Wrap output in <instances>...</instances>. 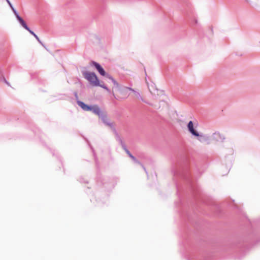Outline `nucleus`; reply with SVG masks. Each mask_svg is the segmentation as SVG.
Returning <instances> with one entry per match:
<instances>
[{"instance_id": "1", "label": "nucleus", "mask_w": 260, "mask_h": 260, "mask_svg": "<svg viewBox=\"0 0 260 260\" xmlns=\"http://www.w3.org/2000/svg\"><path fill=\"white\" fill-rule=\"evenodd\" d=\"M173 173L175 177L177 193L179 192V183L177 179H180L187 183L190 187L192 192L195 193L198 191V188L196 184V177L191 175L189 168L187 165H178L175 166L173 170Z\"/></svg>"}, {"instance_id": "2", "label": "nucleus", "mask_w": 260, "mask_h": 260, "mask_svg": "<svg viewBox=\"0 0 260 260\" xmlns=\"http://www.w3.org/2000/svg\"><path fill=\"white\" fill-rule=\"evenodd\" d=\"M82 73L84 77L87 79L91 84L94 86L100 85L99 80L94 72L82 71Z\"/></svg>"}, {"instance_id": "3", "label": "nucleus", "mask_w": 260, "mask_h": 260, "mask_svg": "<svg viewBox=\"0 0 260 260\" xmlns=\"http://www.w3.org/2000/svg\"><path fill=\"white\" fill-rule=\"evenodd\" d=\"M90 64L95 67V68L96 69V70L98 71V72L101 75L103 76H106L107 77V75H109L108 74H107L106 73L104 69L102 68V67L100 65V63L94 61H91L90 62Z\"/></svg>"}, {"instance_id": "4", "label": "nucleus", "mask_w": 260, "mask_h": 260, "mask_svg": "<svg viewBox=\"0 0 260 260\" xmlns=\"http://www.w3.org/2000/svg\"><path fill=\"white\" fill-rule=\"evenodd\" d=\"M212 139L216 142H223L225 138L223 135L220 134L219 132H216L213 133L212 135Z\"/></svg>"}, {"instance_id": "5", "label": "nucleus", "mask_w": 260, "mask_h": 260, "mask_svg": "<svg viewBox=\"0 0 260 260\" xmlns=\"http://www.w3.org/2000/svg\"><path fill=\"white\" fill-rule=\"evenodd\" d=\"M232 167L231 164H221L220 169L222 176L227 174Z\"/></svg>"}, {"instance_id": "6", "label": "nucleus", "mask_w": 260, "mask_h": 260, "mask_svg": "<svg viewBox=\"0 0 260 260\" xmlns=\"http://www.w3.org/2000/svg\"><path fill=\"white\" fill-rule=\"evenodd\" d=\"M195 136L197 137V139L201 143H206L207 144L210 143V138L208 135L198 133V136Z\"/></svg>"}, {"instance_id": "7", "label": "nucleus", "mask_w": 260, "mask_h": 260, "mask_svg": "<svg viewBox=\"0 0 260 260\" xmlns=\"http://www.w3.org/2000/svg\"><path fill=\"white\" fill-rule=\"evenodd\" d=\"M90 111H91L93 113L99 116L100 117L104 113L100 109V108L97 105H94L92 106L91 109Z\"/></svg>"}, {"instance_id": "8", "label": "nucleus", "mask_w": 260, "mask_h": 260, "mask_svg": "<svg viewBox=\"0 0 260 260\" xmlns=\"http://www.w3.org/2000/svg\"><path fill=\"white\" fill-rule=\"evenodd\" d=\"M188 131L193 136H198V132L194 129L193 127V123L192 121H189L187 125Z\"/></svg>"}, {"instance_id": "9", "label": "nucleus", "mask_w": 260, "mask_h": 260, "mask_svg": "<svg viewBox=\"0 0 260 260\" xmlns=\"http://www.w3.org/2000/svg\"><path fill=\"white\" fill-rule=\"evenodd\" d=\"M77 103L83 110L85 111H90L91 109L92 106L88 105L81 101H77Z\"/></svg>"}, {"instance_id": "10", "label": "nucleus", "mask_w": 260, "mask_h": 260, "mask_svg": "<svg viewBox=\"0 0 260 260\" xmlns=\"http://www.w3.org/2000/svg\"><path fill=\"white\" fill-rule=\"evenodd\" d=\"M96 201L97 202V205L99 206L106 204L108 202V196L107 194L104 195L102 198H101L99 200H96Z\"/></svg>"}, {"instance_id": "11", "label": "nucleus", "mask_w": 260, "mask_h": 260, "mask_svg": "<svg viewBox=\"0 0 260 260\" xmlns=\"http://www.w3.org/2000/svg\"><path fill=\"white\" fill-rule=\"evenodd\" d=\"M17 20L21 25V26L23 27H24L26 30H27L28 31L30 30V28L28 27L24 20L21 17H19V18L17 19Z\"/></svg>"}, {"instance_id": "12", "label": "nucleus", "mask_w": 260, "mask_h": 260, "mask_svg": "<svg viewBox=\"0 0 260 260\" xmlns=\"http://www.w3.org/2000/svg\"><path fill=\"white\" fill-rule=\"evenodd\" d=\"M125 151V152L126 153V154L132 159V160L135 161V162H137L138 160L137 159V158H136V157H135L134 156H133L131 153V152H129V151L127 149L126 147L125 148V149H123Z\"/></svg>"}, {"instance_id": "13", "label": "nucleus", "mask_w": 260, "mask_h": 260, "mask_svg": "<svg viewBox=\"0 0 260 260\" xmlns=\"http://www.w3.org/2000/svg\"><path fill=\"white\" fill-rule=\"evenodd\" d=\"M107 78L109 79L110 80H111L112 81V82L113 83V85H114V87H115L116 88H119V84L117 83V82L111 75H107Z\"/></svg>"}, {"instance_id": "14", "label": "nucleus", "mask_w": 260, "mask_h": 260, "mask_svg": "<svg viewBox=\"0 0 260 260\" xmlns=\"http://www.w3.org/2000/svg\"><path fill=\"white\" fill-rule=\"evenodd\" d=\"M100 118H101L102 121L106 125L109 122V119L107 118L106 114L104 113Z\"/></svg>"}, {"instance_id": "15", "label": "nucleus", "mask_w": 260, "mask_h": 260, "mask_svg": "<svg viewBox=\"0 0 260 260\" xmlns=\"http://www.w3.org/2000/svg\"><path fill=\"white\" fill-rule=\"evenodd\" d=\"M134 93H135V96H136L137 98L140 99H141L142 101H143L144 102H145V103H147V104H149V105H151V106H152V105L151 104H150V103H148V102H147L146 101H144V100H143V99L141 97V95H140V93H139L138 92H137V91H135Z\"/></svg>"}, {"instance_id": "16", "label": "nucleus", "mask_w": 260, "mask_h": 260, "mask_svg": "<svg viewBox=\"0 0 260 260\" xmlns=\"http://www.w3.org/2000/svg\"><path fill=\"white\" fill-rule=\"evenodd\" d=\"M28 32L31 34L32 35H33L35 38L36 39V40L41 44L43 46V44H42V42L41 41V40H40L39 38L38 37V36L33 31H32L31 30H29L28 31Z\"/></svg>"}, {"instance_id": "17", "label": "nucleus", "mask_w": 260, "mask_h": 260, "mask_svg": "<svg viewBox=\"0 0 260 260\" xmlns=\"http://www.w3.org/2000/svg\"><path fill=\"white\" fill-rule=\"evenodd\" d=\"M119 143H120L121 147L122 149H125V148L126 147L124 143L123 142L122 139H120L119 141H118Z\"/></svg>"}, {"instance_id": "18", "label": "nucleus", "mask_w": 260, "mask_h": 260, "mask_svg": "<svg viewBox=\"0 0 260 260\" xmlns=\"http://www.w3.org/2000/svg\"><path fill=\"white\" fill-rule=\"evenodd\" d=\"M97 86H100V87L103 88L104 89H106L108 92H110V89L104 84H101L100 83V85H98Z\"/></svg>"}, {"instance_id": "19", "label": "nucleus", "mask_w": 260, "mask_h": 260, "mask_svg": "<svg viewBox=\"0 0 260 260\" xmlns=\"http://www.w3.org/2000/svg\"><path fill=\"white\" fill-rule=\"evenodd\" d=\"M139 157L141 158L142 160H148V159L146 158V156L144 154L139 155Z\"/></svg>"}, {"instance_id": "20", "label": "nucleus", "mask_w": 260, "mask_h": 260, "mask_svg": "<svg viewBox=\"0 0 260 260\" xmlns=\"http://www.w3.org/2000/svg\"><path fill=\"white\" fill-rule=\"evenodd\" d=\"M141 166L142 167L146 174L148 175V171H147V167L143 165V164H140Z\"/></svg>"}, {"instance_id": "21", "label": "nucleus", "mask_w": 260, "mask_h": 260, "mask_svg": "<svg viewBox=\"0 0 260 260\" xmlns=\"http://www.w3.org/2000/svg\"><path fill=\"white\" fill-rule=\"evenodd\" d=\"M112 131H113V133L114 134L115 136L116 135H117V134H118L116 131V128H115L114 126L112 127V128H111Z\"/></svg>"}, {"instance_id": "22", "label": "nucleus", "mask_w": 260, "mask_h": 260, "mask_svg": "<svg viewBox=\"0 0 260 260\" xmlns=\"http://www.w3.org/2000/svg\"><path fill=\"white\" fill-rule=\"evenodd\" d=\"M15 16H16V18L18 19L19 18V17H20L18 13H17V12L16 11V10H14V11H13Z\"/></svg>"}, {"instance_id": "23", "label": "nucleus", "mask_w": 260, "mask_h": 260, "mask_svg": "<svg viewBox=\"0 0 260 260\" xmlns=\"http://www.w3.org/2000/svg\"><path fill=\"white\" fill-rule=\"evenodd\" d=\"M15 16H16V18L18 19L19 18V17H20L18 13H17V12L16 11V10H14V11H13Z\"/></svg>"}, {"instance_id": "24", "label": "nucleus", "mask_w": 260, "mask_h": 260, "mask_svg": "<svg viewBox=\"0 0 260 260\" xmlns=\"http://www.w3.org/2000/svg\"><path fill=\"white\" fill-rule=\"evenodd\" d=\"M106 125L109 126L111 128H112V127L114 126L113 123L112 122H110V121L107 123Z\"/></svg>"}, {"instance_id": "25", "label": "nucleus", "mask_w": 260, "mask_h": 260, "mask_svg": "<svg viewBox=\"0 0 260 260\" xmlns=\"http://www.w3.org/2000/svg\"><path fill=\"white\" fill-rule=\"evenodd\" d=\"M115 136L116 140L118 141H119L120 139H121V137H120V136L118 134H117V135H116Z\"/></svg>"}, {"instance_id": "26", "label": "nucleus", "mask_w": 260, "mask_h": 260, "mask_svg": "<svg viewBox=\"0 0 260 260\" xmlns=\"http://www.w3.org/2000/svg\"><path fill=\"white\" fill-rule=\"evenodd\" d=\"M127 88L128 90H131V91H133V92H134V91H135L134 89H133V88H131V87H127Z\"/></svg>"}, {"instance_id": "27", "label": "nucleus", "mask_w": 260, "mask_h": 260, "mask_svg": "<svg viewBox=\"0 0 260 260\" xmlns=\"http://www.w3.org/2000/svg\"><path fill=\"white\" fill-rule=\"evenodd\" d=\"M10 7V8H11L12 10L13 11H14V10H15V8L13 7V6H12V5H11L10 6H9Z\"/></svg>"}, {"instance_id": "28", "label": "nucleus", "mask_w": 260, "mask_h": 260, "mask_svg": "<svg viewBox=\"0 0 260 260\" xmlns=\"http://www.w3.org/2000/svg\"><path fill=\"white\" fill-rule=\"evenodd\" d=\"M6 2H7V3L8 4V5L9 6H10L11 5H12V4L11 3L10 1L9 0H6Z\"/></svg>"}, {"instance_id": "29", "label": "nucleus", "mask_w": 260, "mask_h": 260, "mask_svg": "<svg viewBox=\"0 0 260 260\" xmlns=\"http://www.w3.org/2000/svg\"><path fill=\"white\" fill-rule=\"evenodd\" d=\"M4 80L5 82L6 83H7L8 85H9V83L8 82L5 78H4Z\"/></svg>"}, {"instance_id": "30", "label": "nucleus", "mask_w": 260, "mask_h": 260, "mask_svg": "<svg viewBox=\"0 0 260 260\" xmlns=\"http://www.w3.org/2000/svg\"><path fill=\"white\" fill-rule=\"evenodd\" d=\"M75 96L77 99L78 98V94L77 92L75 93Z\"/></svg>"}, {"instance_id": "31", "label": "nucleus", "mask_w": 260, "mask_h": 260, "mask_svg": "<svg viewBox=\"0 0 260 260\" xmlns=\"http://www.w3.org/2000/svg\"><path fill=\"white\" fill-rule=\"evenodd\" d=\"M101 198H100L99 197L98 198V199H96V197H95V201L97 203V202L96 201V200H99V199H100Z\"/></svg>"}, {"instance_id": "32", "label": "nucleus", "mask_w": 260, "mask_h": 260, "mask_svg": "<svg viewBox=\"0 0 260 260\" xmlns=\"http://www.w3.org/2000/svg\"><path fill=\"white\" fill-rule=\"evenodd\" d=\"M90 201H91V202H93V199H90Z\"/></svg>"}, {"instance_id": "33", "label": "nucleus", "mask_w": 260, "mask_h": 260, "mask_svg": "<svg viewBox=\"0 0 260 260\" xmlns=\"http://www.w3.org/2000/svg\"><path fill=\"white\" fill-rule=\"evenodd\" d=\"M84 182L85 183H88V182H87V181H84Z\"/></svg>"}, {"instance_id": "34", "label": "nucleus", "mask_w": 260, "mask_h": 260, "mask_svg": "<svg viewBox=\"0 0 260 260\" xmlns=\"http://www.w3.org/2000/svg\"><path fill=\"white\" fill-rule=\"evenodd\" d=\"M246 2H248V0H246Z\"/></svg>"}]
</instances>
